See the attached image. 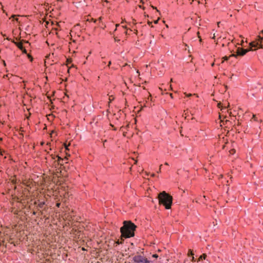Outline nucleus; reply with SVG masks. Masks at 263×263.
<instances>
[{
  "label": "nucleus",
  "instance_id": "nucleus-35",
  "mask_svg": "<svg viewBox=\"0 0 263 263\" xmlns=\"http://www.w3.org/2000/svg\"><path fill=\"white\" fill-rule=\"evenodd\" d=\"M111 100H114V98H110L109 99V100L111 101Z\"/></svg>",
  "mask_w": 263,
  "mask_h": 263
},
{
  "label": "nucleus",
  "instance_id": "nucleus-3",
  "mask_svg": "<svg viewBox=\"0 0 263 263\" xmlns=\"http://www.w3.org/2000/svg\"><path fill=\"white\" fill-rule=\"evenodd\" d=\"M123 226L120 228V230H136L137 228L131 221H124L123 222Z\"/></svg>",
  "mask_w": 263,
  "mask_h": 263
},
{
  "label": "nucleus",
  "instance_id": "nucleus-4",
  "mask_svg": "<svg viewBox=\"0 0 263 263\" xmlns=\"http://www.w3.org/2000/svg\"><path fill=\"white\" fill-rule=\"evenodd\" d=\"M134 263H150V261L147 258L141 255H136L133 257Z\"/></svg>",
  "mask_w": 263,
  "mask_h": 263
},
{
  "label": "nucleus",
  "instance_id": "nucleus-18",
  "mask_svg": "<svg viewBox=\"0 0 263 263\" xmlns=\"http://www.w3.org/2000/svg\"><path fill=\"white\" fill-rule=\"evenodd\" d=\"M162 166V164L160 165V168H159V171L158 172V173H160L161 172V169Z\"/></svg>",
  "mask_w": 263,
  "mask_h": 263
},
{
  "label": "nucleus",
  "instance_id": "nucleus-29",
  "mask_svg": "<svg viewBox=\"0 0 263 263\" xmlns=\"http://www.w3.org/2000/svg\"><path fill=\"white\" fill-rule=\"evenodd\" d=\"M165 165H168V163L165 162Z\"/></svg>",
  "mask_w": 263,
  "mask_h": 263
},
{
  "label": "nucleus",
  "instance_id": "nucleus-21",
  "mask_svg": "<svg viewBox=\"0 0 263 263\" xmlns=\"http://www.w3.org/2000/svg\"><path fill=\"white\" fill-rule=\"evenodd\" d=\"M147 23H148V24L149 25H151V24H152V23L151 22H149V21H148V22H147Z\"/></svg>",
  "mask_w": 263,
  "mask_h": 263
},
{
  "label": "nucleus",
  "instance_id": "nucleus-39",
  "mask_svg": "<svg viewBox=\"0 0 263 263\" xmlns=\"http://www.w3.org/2000/svg\"><path fill=\"white\" fill-rule=\"evenodd\" d=\"M130 245H131L132 246H133V245H134V243L132 242V243H130Z\"/></svg>",
  "mask_w": 263,
  "mask_h": 263
},
{
  "label": "nucleus",
  "instance_id": "nucleus-33",
  "mask_svg": "<svg viewBox=\"0 0 263 263\" xmlns=\"http://www.w3.org/2000/svg\"><path fill=\"white\" fill-rule=\"evenodd\" d=\"M15 16V15H12V16H11V17H14Z\"/></svg>",
  "mask_w": 263,
  "mask_h": 263
},
{
  "label": "nucleus",
  "instance_id": "nucleus-25",
  "mask_svg": "<svg viewBox=\"0 0 263 263\" xmlns=\"http://www.w3.org/2000/svg\"><path fill=\"white\" fill-rule=\"evenodd\" d=\"M110 64H111V61H109L108 63V66H109Z\"/></svg>",
  "mask_w": 263,
  "mask_h": 263
},
{
  "label": "nucleus",
  "instance_id": "nucleus-23",
  "mask_svg": "<svg viewBox=\"0 0 263 263\" xmlns=\"http://www.w3.org/2000/svg\"><path fill=\"white\" fill-rule=\"evenodd\" d=\"M151 176L152 177H154V176H155V174H151Z\"/></svg>",
  "mask_w": 263,
  "mask_h": 263
},
{
  "label": "nucleus",
  "instance_id": "nucleus-9",
  "mask_svg": "<svg viewBox=\"0 0 263 263\" xmlns=\"http://www.w3.org/2000/svg\"><path fill=\"white\" fill-rule=\"evenodd\" d=\"M229 103H228V105L227 106L226 104H221L220 103H218V107L219 108H221L222 109H223V108H227V107H229Z\"/></svg>",
  "mask_w": 263,
  "mask_h": 263
},
{
  "label": "nucleus",
  "instance_id": "nucleus-19",
  "mask_svg": "<svg viewBox=\"0 0 263 263\" xmlns=\"http://www.w3.org/2000/svg\"><path fill=\"white\" fill-rule=\"evenodd\" d=\"M191 257H192V259H191V260H192V261H195V258H194V256H192Z\"/></svg>",
  "mask_w": 263,
  "mask_h": 263
},
{
  "label": "nucleus",
  "instance_id": "nucleus-41",
  "mask_svg": "<svg viewBox=\"0 0 263 263\" xmlns=\"http://www.w3.org/2000/svg\"><path fill=\"white\" fill-rule=\"evenodd\" d=\"M194 95H196L197 97H198V96L196 95V93H194Z\"/></svg>",
  "mask_w": 263,
  "mask_h": 263
},
{
  "label": "nucleus",
  "instance_id": "nucleus-13",
  "mask_svg": "<svg viewBox=\"0 0 263 263\" xmlns=\"http://www.w3.org/2000/svg\"><path fill=\"white\" fill-rule=\"evenodd\" d=\"M44 204H45V203L44 202H40L39 204V207L40 208H42L43 206V205H44Z\"/></svg>",
  "mask_w": 263,
  "mask_h": 263
},
{
  "label": "nucleus",
  "instance_id": "nucleus-36",
  "mask_svg": "<svg viewBox=\"0 0 263 263\" xmlns=\"http://www.w3.org/2000/svg\"><path fill=\"white\" fill-rule=\"evenodd\" d=\"M111 100H114V98H110L109 99V100L111 101Z\"/></svg>",
  "mask_w": 263,
  "mask_h": 263
},
{
  "label": "nucleus",
  "instance_id": "nucleus-1",
  "mask_svg": "<svg viewBox=\"0 0 263 263\" xmlns=\"http://www.w3.org/2000/svg\"><path fill=\"white\" fill-rule=\"evenodd\" d=\"M159 203L163 205L166 209L171 208L173 197L165 191L161 192L158 196Z\"/></svg>",
  "mask_w": 263,
  "mask_h": 263
},
{
  "label": "nucleus",
  "instance_id": "nucleus-32",
  "mask_svg": "<svg viewBox=\"0 0 263 263\" xmlns=\"http://www.w3.org/2000/svg\"><path fill=\"white\" fill-rule=\"evenodd\" d=\"M253 118L254 119V120H255V115H253Z\"/></svg>",
  "mask_w": 263,
  "mask_h": 263
},
{
  "label": "nucleus",
  "instance_id": "nucleus-15",
  "mask_svg": "<svg viewBox=\"0 0 263 263\" xmlns=\"http://www.w3.org/2000/svg\"><path fill=\"white\" fill-rule=\"evenodd\" d=\"M152 256H153V257H154V258L158 257V255L157 254H153Z\"/></svg>",
  "mask_w": 263,
  "mask_h": 263
},
{
  "label": "nucleus",
  "instance_id": "nucleus-10",
  "mask_svg": "<svg viewBox=\"0 0 263 263\" xmlns=\"http://www.w3.org/2000/svg\"><path fill=\"white\" fill-rule=\"evenodd\" d=\"M206 257V255L205 254H203L202 255H201L200 256V257L198 258V260H197V262H199V261H200L201 260H202V259H205V258Z\"/></svg>",
  "mask_w": 263,
  "mask_h": 263
},
{
  "label": "nucleus",
  "instance_id": "nucleus-8",
  "mask_svg": "<svg viewBox=\"0 0 263 263\" xmlns=\"http://www.w3.org/2000/svg\"><path fill=\"white\" fill-rule=\"evenodd\" d=\"M17 46V47L21 49V50H23V44H22V42H14L13 41V42Z\"/></svg>",
  "mask_w": 263,
  "mask_h": 263
},
{
  "label": "nucleus",
  "instance_id": "nucleus-42",
  "mask_svg": "<svg viewBox=\"0 0 263 263\" xmlns=\"http://www.w3.org/2000/svg\"><path fill=\"white\" fill-rule=\"evenodd\" d=\"M229 113L230 115H231V112H229Z\"/></svg>",
  "mask_w": 263,
  "mask_h": 263
},
{
  "label": "nucleus",
  "instance_id": "nucleus-43",
  "mask_svg": "<svg viewBox=\"0 0 263 263\" xmlns=\"http://www.w3.org/2000/svg\"><path fill=\"white\" fill-rule=\"evenodd\" d=\"M82 250H85V248H82Z\"/></svg>",
  "mask_w": 263,
  "mask_h": 263
},
{
  "label": "nucleus",
  "instance_id": "nucleus-31",
  "mask_svg": "<svg viewBox=\"0 0 263 263\" xmlns=\"http://www.w3.org/2000/svg\"><path fill=\"white\" fill-rule=\"evenodd\" d=\"M106 141H107V140H104V143H106Z\"/></svg>",
  "mask_w": 263,
  "mask_h": 263
},
{
  "label": "nucleus",
  "instance_id": "nucleus-20",
  "mask_svg": "<svg viewBox=\"0 0 263 263\" xmlns=\"http://www.w3.org/2000/svg\"><path fill=\"white\" fill-rule=\"evenodd\" d=\"M159 18H158V19H157V20L155 21H154V23H155V24H157V23H158V21H159Z\"/></svg>",
  "mask_w": 263,
  "mask_h": 263
},
{
  "label": "nucleus",
  "instance_id": "nucleus-26",
  "mask_svg": "<svg viewBox=\"0 0 263 263\" xmlns=\"http://www.w3.org/2000/svg\"><path fill=\"white\" fill-rule=\"evenodd\" d=\"M170 96H171V97L172 98H173V94H172V93H170Z\"/></svg>",
  "mask_w": 263,
  "mask_h": 263
},
{
  "label": "nucleus",
  "instance_id": "nucleus-28",
  "mask_svg": "<svg viewBox=\"0 0 263 263\" xmlns=\"http://www.w3.org/2000/svg\"><path fill=\"white\" fill-rule=\"evenodd\" d=\"M215 34H214V35H213V36L212 39H215Z\"/></svg>",
  "mask_w": 263,
  "mask_h": 263
},
{
  "label": "nucleus",
  "instance_id": "nucleus-14",
  "mask_svg": "<svg viewBox=\"0 0 263 263\" xmlns=\"http://www.w3.org/2000/svg\"><path fill=\"white\" fill-rule=\"evenodd\" d=\"M230 153H231V154H234V153H235V149H231V150L230 151Z\"/></svg>",
  "mask_w": 263,
  "mask_h": 263
},
{
  "label": "nucleus",
  "instance_id": "nucleus-11",
  "mask_svg": "<svg viewBox=\"0 0 263 263\" xmlns=\"http://www.w3.org/2000/svg\"><path fill=\"white\" fill-rule=\"evenodd\" d=\"M235 56H236V55H235V54H231V55L230 56H229V57L225 56V57H223V58H222V59H223L224 60H228L229 59V58L230 57H235Z\"/></svg>",
  "mask_w": 263,
  "mask_h": 263
},
{
  "label": "nucleus",
  "instance_id": "nucleus-37",
  "mask_svg": "<svg viewBox=\"0 0 263 263\" xmlns=\"http://www.w3.org/2000/svg\"><path fill=\"white\" fill-rule=\"evenodd\" d=\"M185 118H186V113L185 114Z\"/></svg>",
  "mask_w": 263,
  "mask_h": 263
},
{
  "label": "nucleus",
  "instance_id": "nucleus-12",
  "mask_svg": "<svg viewBox=\"0 0 263 263\" xmlns=\"http://www.w3.org/2000/svg\"><path fill=\"white\" fill-rule=\"evenodd\" d=\"M187 255H188L189 256H193L194 254L193 253V251L191 250H189Z\"/></svg>",
  "mask_w": 263,
  "mask_h": 263
},
{
  "label": "nucleus",
  "instance_id": "nucleus-30",
  "mask_svg": "<svg viewBox=\"0 0 263 263\" xmlns=\"http://www.w3.org/2000/svg\"><path fill=\"white\" fill-rule=\"evenodd\" d=\"M106 141H107V140H104V143H106Z\"/></svg>",
  "mask_w": 263,
  "mask_h": 263
},
{
  "label": "nucleus",
  "instance_id": "nucleus-22",
  "mask_svg": "<svg viewBox=\"0 0 263 263\" xmlns=\"http://www.w3.org/2000/svg\"><path fill=\"white\" fill-rule=\"evenodd\" d=\"M192 95L191 93H189V94L186 95V96L189 97L191 96Z\"/></svg>",
  "mask_w": 263,
  "mask_h": 263
},
{
  "label": "nucleus",
  "instance_id": "nucleus-27",
  "mask_svg": "<svg viewBox=\"0 0 263 263\" xmlns=\"http://www.w3.org/2000/svg\"><path fill=\"white\" fill-rule=\"evenodd\" d=\"M115 40L116 41H119V40H117L116 38H115Z\"/></svg>",
  "mask_w": 263,
  "mask_h": 263
},
{
  "label": "nucleus",
  "instance_id": "nucleus-40",
  "mask_svg": "<svg viewBox=\"0 0 263 263\" xmlns=\"http://www.w3.org/2000/svg\"><path fill=\"white\" fill-rule=\"evenodd\" d=\"M261 33L263 34V30H261Z\"/></svg>",
  "mask_w": 263,
  "mask_h": 263
},
{
  "label": "nucleus",
  "instance_id": "nucleus-16",
  "mask_svg": "<svg viewBox=\"0 0 263 263\" xmlns=\"http://www.w3.org/2000/svg\"><path fill=\"white\" fill-rule=\"evenodd\" d=\"M23 53H27V51L23 47V50H21Z\"/></svg>",
  "mask_w": 263,
  "mask_h": 263
},
{
  "label": "nucleus",
  "instance_id": "nucleus-2",
  "mask_svg": "<svg viewBox=\"0 0 263 263\" xmlns=\"http://www.w3.org/2000/svg\"><path fill=\"white\" fill-rule=\"evenodd\" d=\"M121 232V239L120 241L119 239H118L114 243V246L117 247L118 245L120 244H122L123 243L124 238H128L132 237H134L135 236L134 231H120Z\"/></svg>",
  "mask_w": 263,
  "mask_h": 263
},
{
  "label": "nucleus",
  "instance_id": "nucleus-5",
  "mask_svg": "<svg viewBox=\"0 0 263 263\" xmlns=\"http://www.w3.org/2000/svg\"><path fill=\"white\" fill-rule=\"evenodd\" d=\"M250 46L251 48L257 47H258L259 48H263V38L260 35H258V39L256 41L250 43Z\"/></svg>",
  "mask_w": 263,
  "mask_h": 263
},
{
  "label": "nucleus",
  "instance_id": "nucleus-24",
  "mask_svg": "<svg viewBox=\"0 0 263 263\" xmlns=\"http://www.w3.org/2000/svg\"><path fill=\"white\" fill-rule=\"evenodd\" d=\"M65 146L66 149L68 150V148L67 147V146L66 144L65 145Z\"/></svg>",
  "mask_w": 263,
  "mask_h": 263
},
{
  "label": "nucleus",
  "instance_id": "nucleus-38",
  "mask_svg": "<svg viewBox=\"0 0 263 263\" xmlns=\"http://www.w3.org/2000/svg\"><path fill=\"white\" fill-rule=\"evenodd\" d=\"M59 205H60V203H58V204H57V206H59Z\"/></svg>",
  "mask_w": 263,
  "mask_h": 263
},
{
  "label": "nucleus",
  "instance_id": "nucleus-6",
  "mask_svg": "<svg viewBox=\"0 0 263 263\" xmlns=\"http://www.w3.org/2000/svg\"><path fill=\"white\" fill-rule=\"evenodd\" d=\"M51 157L53 160H54L53 165L56 166L58 165L62 164L61 161H63V159L55 155H52Z\"/></svg>",
  "mask_w": 263,
  "mask_h": 263
},
{
  "label": "nucleus",
  "instance_id": "nucleus-34",
  "mask_svg": "<svg viewBox=\"0 0 263 263\" xmlns=\"http://www.w3.org/2000/svg\"><path fill=\"white\" fill-rule=\"evenodd\" d=\"M111 100H114V98H110L109 99V100L111 101Z\"/></svg>",
  "mask_w": 263,
  "mask_h": 263
},
{
  "label": "nucleus",
  "instance_id": "nucleus-17",
  "mask_svg": "<svg viewBox=\"0 0 263 263\" xmlns=\"http://www.w3.org/2000/svg\"><path fill=\"white\" fill-rule=\"evenodd\" d=\"M28 57L29 58H30V61H32L33 59L31 57V55H30L29 54H28Z\"/></svg>",
  "mask_w": 263,
  "mask_h": 263
},
{
  "label": "nucleus",
  "instance_id": "nucleus-7",
  "mask_svg": "<svg viewBox=\"0 0 263 263\" xmlns=\"http://www.w3.org/2000/svg\"><path fill=\"white\" fill-rule=\"evenodd\" d=\"M249 50H250L244 49L241 48H238L237 49V51H236L237 54L235 55H236L235 57H236L237 55H241V56L244 55Z\"/></svg>",
  "mask_w": 263,
  "mask_h": 263
}]
</instances>
